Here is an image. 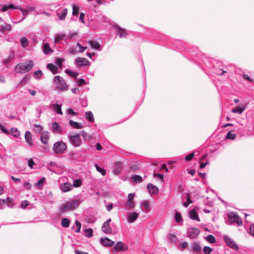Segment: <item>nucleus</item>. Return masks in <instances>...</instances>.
I'll return each mask as SVG.
<instances>
[{"label":"nucleus","mask_w":254,"mask_h":254,"mask_svg":"<svg viewBox=\"0 0 254 254\" xmlns=\"http://www.w3.org/2000/svg\"><path fill=\"white\" fill-rule=\"evenodd\" d=\"M34 65L33 61L29 60L17 64L15 67L17 73H25L31 70Z\"/></svg>","instance_id":"nucleus-1"},{"label":"nucleus","mask_w":254,"mask_h":254,"mask_svg":"<svg viewBox=\"0 0 254 254\" xmlns=\"http://www.w3.org/2000/svg\"><path fill=\"white\" fill-rule=\"evenodd\" d=\"M78 206V201L76 200H72L62 205L60 207V211L61 213H64L74 209Z\"/></svg>","instance_id":"nucleus-2"},{"label":"nucleus","mask_w":254,"mask_h":254,"mask_svg":"<svg viewBox=\"0 0 254 254\" xmlns=\"http://www.w3.org/2000/svg\"><path fill=\"white\" fill-rule=\"evenodd\" d=\"M54 81L56 86L57 89L60 91H65L68 89V86L65 81L64 80L63 78L61 76L58 75L56 76L54 78Z\"/></svg>","instance_id":"nucleus-3"},{"label":"nucleus","mask_w":254,"mask_h":254,"mask_svg":"<svg viewBox=\"0 0 254 254\" xmlns=\"http://www.w3.org/2000/svg\"><path fill=\"white\" fill-rule=\"evenodd\" d=\"M66 149L67 145L62 141H57L53 145V150L58 154L63 153Z\"/></svg>","instance_id":"nucleus-4"},{"label":"nucleus","mask_w":254,"mask_h":254,"mask_svg":"<svg viewBox=\"0 0 254 254\" xmlns=\"http://www.w3.org/2000/svg\"><path fill=\"white\" fill-rule=\"evenodd\" d=\"M70 142L75 147L79 146L82 143V140L79 134H75L69 136Z\"/></svg>","instance_id":"nucleus-5"},{"label":"nucleus","mask_w":254,"mask_h":254,"mask_svg":"<svg viewBox=\"0 0 254 254\" xmlns=\"http://www.w3.org/2000/svg\"><path fill=\"white\" fill-rule=\"evenodd\" d=\"M127 249V247L121 241L117 242L114 248V250L115 252L124 251Z\"/></svg>","instance_id":"nucleus-6"},{"label":"nucleus","mask_w":254,"mask_h":254,"mask_svg":"<svg viewBox=\"0 0 254 254\" xmlns=\"http://www.w3.org/2000/svg\"><path fill=\"white\" fill-rule=\"evenodd\" d=\"M224 239L225 242L228 246H229L230 247L232 248L234 250H237L238 249L237 245L236 244L234 241L232 240L230 238L227 236H224Z\"/></svg>","instance_id":"nucleus-7"},{"label":"nucleus","mask_w":254,"mask_h":254,"mask_svg":"<svg viewBox=\"0 0 254 254\" xmlns=\"http://www.w3.org/2000/svg\"><path fill=\"white\" fill-rule=\"evenodd\" d=\"M101 243L106 247H111L114 244V241L108 238H102L100 240Z\"/></svg>","instance_id":"nucleus-8"},{"label":"nucleus","mask_w":254,"mask_h":254,"mask_svg":"<svg viewBox=\"0 0 254 254\" xmlns=\"http://www.w3.org/2000/svg\"><path fill=\"white\" fill-rule=\"evenodd\" d=\"M75 62L79 66L86 65L89 63L88 60L84 58H78L75 60Z\"/></svg>","instance_id":"nucleus-9"},{"label":"nucleus","mask_w":254,"mask_h":254,"mask_svg":"<svg viewBox=\"0 0 254 254\" xmlns=\"http://www.w3.org/2000/svg\"><path fill=\"white\" fill-rule=\"evenodd\" d=\"M200 231L198 229L196 228H191L189 231V237L191 238L196 237L199 234Z\"/></svg>","instance_id":"nucleus-10"},{"label":"nucleus","mask_w":254,"mask_h":254,"mask_svg":"<svg viewBox=\"0 0 254 254\" xmlns=\"http://www.w3.org/2000/svg\"><path fill=\"white\" fill-rule=\"evenodd\" d=\"M139 214L134 212L129 213L127 215V220L129 223H133L138 217Z\"/></svg>","instance_id":"nucleus-11"},{"label":"nucleus","mask_w":254,"mask_h":254,"mask_svg":"<svg viewBox=\"0 0 254 254\" xmlns=\"http://www.w3.org/2000/svg\"><path fill=\"white\" fill-rule=\"evenodd\" d=\"M12 29V26L9 24H5L0 26V32L3 34L10 32Z\"/></svg>","instance_id":"nucleus-12"},{"label":"nucleus","mask_w":254,"mask_h":254,"mask_svg":"<svg viewBox=\"0 0 254 254\" xmlns=\"http://www.w3.org/2000/svg\"><path fill=\"white\" fill-rule=\"evenodd\" d=\"M148 191L151 194H157L158 192V188L152 184H149L147 186Z\"/></svg>","instance_id":"nucleus-13"},{"label":"nucleus","mask_w":254,"mask_h":254,"mask_svg":"<svg viewBox=\"0 0 254 254\" xmlns=\"http://www.w3.org/2000/svg\"><path fill=\"white\" fill-rule=\"evenodd\" d=\"M52 128L53 132L56 133H61L62 129L61 127L57 122H54L52 124Z\"/></svg>","instance_id":"nucleus-14"},{"label":"nucleus","mask_w":254,"mask_h":254,"mask_svg":"<svg viewBox=\"0 0 254 254\" xmlns=\"http://www.w3.org/2000/svg\"><path fill=\"white\" fill-rule=\"evenodd\" d=\"M49 137L50 135L49 134L48 132L43 131L41 134L40 140H41L42 143L46 144L48 142Z\"/></svg>","instance_id":"nucleus-15"},{"label":"nucleus","mask_w":254,"mask_h":254,"mask_svg":"<svg viewBox=\"0 0 254 254\" xmlns=\"http://www.w3.org/2000/svg\"><path fill=\"white\" fill-rule=\"evenodd\" d=\"M72 186L69 183H64L61 185V190L63 192H67L71 190Z\"/></svg>","instance_id":"nucleus-16"},{"label":"nucleus","mask_w":254,"mask_h":254,"mask_svg":"<svg viewBox=\"0 0 254 254\" xmlns=\"http://www.w3.org/2000/svg\"><path fill=\"white\" fill-rule=\"evenodd\" d=\"M189 216L192 220H196L198 222L200 221L199 218L197 215L196 211L194 209H193L190 211Z\"/></svg>","instance_id":"nucleus-17"},{"label":"nucleus","mask_w":254,"mask_h":254,"mask_svg":"<svg viewBox=\"0 0 254 254\" xmlns=\"http://www.w3.org/2000/svg\"><path fill=\"white\" fill-rule=\"evenodd\" d=\"M102 230L106 234H109L112 233V228L110 227L109 224L105 223V222L103 223L102 227Z\"/></svg>","instance_id":"nucleus-18"},{"label":"nucleus","mask_w":254,"mask_h":254,"mask_svg":"<svg viewBox=\"0 0 254 254\" xmlns=\"http://www.w3.org/2000/svg\"><path fill=\"white\" fill-rule=\"evenodd\" d=\"M25 139L29 145H33V139L32 138L31 133L30 131H27L25 132Z\"/></svg>","instance_id":"nucleus-19"},{"label":"nucleus","mask_w":254,"mask_h":254,"mask_svg":"<svg viewBox=\"0 0 254 254\" xmlns=\"http://www.w3.org/2000/svg\"><path fill=\"white\" fill-rule=\"evenodd\" d=\"M229 221L230 223H235L236 220L239 218V216L235 213L231 212L228 214Z\"/></svg>","instance_id":"nucleus-20"},{"label":"nucleus","mask_w":254,"mask_h":254,"mask_svg":"<svg viewBox=\"0 0 254 254\" xmlns=\"http://www.w3.org/2000/svg\"><path fill=\"white\" fill-rule=\"evenodd\" d=\"M47 68L51 70L53 74H56L59 72L57 66L53 64H47Z\"/></svg>","instance_id":"nucleus-21"},{"label":"nucleus","mask_w":254,"mask_h":254,"mask_svg":"<svg viewBox=\"0 0 254 254\" xmlns=\"http://www.w3.org/2000/svg\"><path fill=\"white\" fill-rule=\"evenodd\" d=\"M43 52L46 55L53 52V50L50 48L48 43H45L44 44L43 47Z\"/></svg>","instance_id":"nucleus-22"},{"label":"nucleus","mask_w":254,"mask_h":254,"mask_svg":"<svg viewBox=\"0 0 254 254\" xmlns=\"http://www.w3.org/2000/svg\"><path fill=\"white\" fill-rule=\"evenodd\" d=\"M69 124L70 126L76 129H80L83 127V125L81 124H79L77 122H74L72 120H70L69 121Z\"/></svg>","instance_id":"nucleus-23"},{"label":"nucleus","mask_w":254,"mask_h":254,"mask_svg":"<svg viewBox=\"0 0 254 254\" xmlns=\"http://www.w3.org/2000/svg\"><path fill=\"white\" fill-rule=\"evenodd\" d=\"M130 180L132 182H134L135 183H140L142 181V177L137 175L132 176Z\"/></svg>","instance_id":"nucleus-24"},{"label":"nucleus","mask_w":254,"mask_h":254,"mask_svg":"<svg viewBox=\"0 0 254 254\" xmlns=\"http://www.w3.org/2000/svg\"><path fill=\"white\" fill-rule=\"evenodd\" d=\"M88 43L89 44L90 46L93 49H98L100 48V45L97 42L93 40H90L89 41Z\"/></svg>","instance_id":"nucleus-25"},{"label":"nucleus","mask_w":254,"mask_h":254,"mask_svg":"<svg viewBox=\"0 0 254 254\" xmlns=\"http://www.w3.org/2000/svg\"><path fill=\"white\" fill-rule=\"evenodd\" d=\"M245 107L244 106H243V107L238 106L237 107L233 109L232 110V112L233 113H239V114H241L243 113V112L245 110Z\"/></svg>","instance_id":"nucleus-26"},{"label":"nucleus","mask_w":254,"mask_h":254,"mask_svg":"<svg viewBox=\"0 0 254 254\" xmlns=\"http://www.w3.org/2000/svg\"><path fill=\"white\" fill-rule=\"evenodd\" d=\"M67 12H68L67 9L64 8L63 10V12L61 14H60V13H58L57 15L59 16V19L60 20H63L65 18L66 15L67 14Z\"/></svg>","instance_id":"nucleus-27"},{"label":"nucleus","mask_w":254,"mask_h":254,"mask_svg":"<svg viewBox=\"0 0 254 254\" xmlns=\"http://www.w3.org/2000/svg\"><path fill=\"white\" fill-rule=\"evenodd\" d=\"M85 117L86 118L89 120L90 122H93L94 121V118H93V114L90 111H89V112H86L85 113Z\"/></svg>","instance_id":"nucleus-28"},{"label":"nucleus","mask_w":254,"mask_h":254,"mask_svg":"<svg viewBox=\"0 0 254 254\" xmlns=\"http://www.w3.org/2000/svg\"><path fill=\"white\" fill-rule=\"evenodd\" d=\"M201 247L197 243L194 242V243H193L192 250L193 252L195 253H198L201 251Z\"/></svg>","instance_id":"nucleus-29"},{"label":"nucleus","mask_w":254,"mask_h":254,"mask_svg":"<svg viewBox=\"0 0 254 254\" xmlns=\"http://www.w3.org/2000/svg\"><path fill=\"white\" fill-rule=\"evenodd\" d=\"M70 224V220L68 218H64L62 220V225L65 228L69 226Z\"/></svg>","instance_id":"nucleus-30"},{"label":"nucleus","mask_w":254,"mask_h":254,"mask_svg":"<svg viewBox=\"0 0 254 254\" xmlns=\"http://www.w3.org/2000/svg\"><path fill=\"white\" fill-rule=\"evenodd\" d=\"M84 235L86 237L89 238L92 236L93 230L91 228L86 229L84 230Z\"/></svg>","instance_id":"nucleus-31"},{"label":"nucleus","mask_w":254,"mask_h":254,"mask_svg":"<svg viewBox=\"0 0 254 254\" xmlns=\"http://www.w3.org/2000/svg\"><path fill=\"white\" fill-rule=\"evenodd\" d=\"M20 42L23 47L25 48L28 45V41L26 37H23L21 39Z\"/></svg>","instance_id":"nucleus-32"},{"label":"nucleus","mask_w":254,"mask_h":254,"mask_svg":"<svg viewBox=\"0 0 254 254\" xmlns=\"http://www.w3.org/2000/svg\"><path fill=\"white\" fill-rule=\"evenodd\" d=\"M65 72L68 74L69 75L72 76V77H73L74 78H76V77L78 75V73L77 72H73L71 70H69V69H66Z\"/></svg>","instance_id":"nucleus-33"},{"label":"nucleus","mask_w":254,"mask_h":254,"mask_svg":"<svg viewBox=\"0 0 254 254\" xmlns=\"http://www.w3.org/2000/svg\"><path fill=\"white\" fill-rule=\"evenodd\" d=\"M82 185V180L80 179L75 180L73 181V186L77 188L79 187Z\"/></svg>","instance_id":"nucleus-34"},{"label":"nucleus","mask_w":254,"mask_h":254,"mask_svg":"<svg viewBox=\"0 0 254 254\" xmlns=\"http://www.w3.org/2000/svg\"><path fill=\"white\" fill-rule=\"evenodd\" d=\"M206 240L207 242L210 243H214L215 242V237L212 235H208L206 237Z\"/></svg>","instance_id":"nucleus-35"},{"label":"nucleus","mask_w":254,"mask_h":254,"mask_svg":"<svg viewBox=\"0 0 254 254\" xmlns=\"http://www.w3.org/2000/svg\"><path fill=\"white\" fill-rule=\"evenodd\" d=\"M127 207L129 209H132L135 206V203L133 201H127L125 204Z\"/></svg>","instance_id":"nucleus-36"},{"label":"nucleus","mask_w":254,"mask_h":254,"mask_svg":"<svg viewBox=\"0 0 254 254\" xmlns=\"http://www.w3.org/2000/svg\"><path fill=\"white\" fill-rule=\"evenodd\" d=\"M55 108V110L58 114L62 115L63 112L61 110V106L59 104H54L53 105Z\"/></svg>","instance_id":"nucleus-37"},{"label":"nucleus","mask_w":254,"mask_h":254,"mask_svg":"<svg viewBox=\"0 0 254 254\" xmlns=\"http://www.w3.org/2000/svg\"><path fill=\"white\" fill-rule=\"evenodd\" d=\"M236 137V135L234 133H232L231 131H229L227 133L226 138L230 139H234Z\"/></svg>","instance_id":"nucleus-38"},{"label":"nucleus","mask_w":254,"mask_h":254,"mask_svg":"<svg viewBox=\"0 0 254 254\" xmlns=\"http://www.w3.org/2000/svg\"><path fill=\"white\" fill-rule=\"evenodd\" d=\"M11 134L16 137H18L20 135V132L17 129H11Z\"/></svg>","instance_id":"nucleus-39"},{"label":"nucleus","mask_w":254,"mask_h":254,"mask_svg":"<svg viewBox=\"0 0 254 254\" xmlns=\"http://www.w3.org/2000/svg\"><path fill=\"white\" fill-rule=\"evenodd\" d=\"M175 220L177 222L182 221V217L180 212L177 211L175 213Z\"/></svg>","instance_id":"nucleus-40"},{"label":"nucleus","mask_w":254,"mask_h":254,"mask_svg":"<svg viewBox=\"0 0 254 254\" xmlns=\"http://www.w3.org/2000/svg\"><path fill=\"white\" fill-rule=\"evenodd\" d=\"M45 182V178H42L36 184V186H37L39 188H41L42 187V186L44 184Z\"/></svg>","instance_id":"nucleus-41"},{"label":"nucleus","mask_w":254,"mask_h":254,"mask_svg":"<svg viewBox=\"0 0 254 254\" xmlns=\"http://www.w3.org/2000/svg\"><path fill=\"white\" fill-rule=\"evenodd\" d=\"M4 204H6L9 207L12 205V200L10 197H6L4 199Z\"/></svg>","instance_id":"nucleus-42"},{"label":"nucleus","mask_w":254,"mask_h":254,"mask_svg":"<svg viewBox=\"0 0 254 254\" xmlns=\"http://www.w3.org/2000/svg\"><path fill=\"white\" fill-rule=\"evenodd\" d=\"M79 13V7L76 5H73L72 10V15L74 16L77 15Z\"/></svg>","instance_id":"nucleus-43"},{"label":"nucleus","mask_w":254,"mask_h":254,"mask_svg":"<svg viewBox=\"0 0 254 254\" xmlns=\"http://www.w3.org/2000/svg\"><path fill=\"white\" fill-rule=\"evenodd\" d=\"M212 251V249L209 247H204L203 248V252L205 254H210Z\"/></svg>","instance_id":"nucleus-44"},{"label":"nucleus","mask_w":254,"mask_h":254,"mask_svg":"<svg viewBox=\"0 0 254 254\" xmlns=\"http://www.w3.org/2000/svg\"><path fill=\"white\" fill-rule=\"evenodd\" d=\"M118 33L120 37H123L126 36V32L125 29L118 28Z\"/></svg>","instance_id":"nucleus-45"},{"label":"nucleus","mask_w":254,"mask_h":254,"mask_svg":"<svg viewBox=\"0 0 254 254\" xmlns=\"http://www.w3.org/2000/svg\"><path fill=\"white\" fill-rule=\"evenodd\" d=\"M143 205L147 211H148L149 210L150 202L148 200L144 201L143 202Z\"/></svg>","instance_id":"nucleus-46"},{"label":"nucleus","mask_w":254,"mask_h":254,"mask_svg":"<svg viewBox=\"0 0 254 254\" xmlns=\"http://www.w3.org/2000/svg\"><path fill=\"white\" fill-rule=\"evenodd\" d=\"M96 168L99 172H100L103 176H105L106 174V171L103 168L99 167L98 166H96Z\"/></svg>","instance_id":"nucleus-47"},{"label":"nucleus","mask_w":254,"mask_h":254,"mask_svg":"<svg viewBox=\"0 0 254 254\" xmlns=\"http://www.w3.org/2000/svg\"><path fill=\"white\" fill-rule=\"evenodd\" d=\"M192 203V201L190 198V194H187V200L186 202L184 203V206L185 207H188L189 204Z\"/></svg>","instance_id":"nucleus-48"},{"label":"nucleus","mask_w":254,"mask_h":254,"mask_svg":"<svg viewBox=\"0 0 254 254\" xmlns=\"http://www.w3.org/2000/svg\"><path fill=\"white\" fill-rule=\"evenodd\" d=\"M170 241L172 243H176L177 241V237L174 235L169 234Z\"/></svg>","instance_id":"nucleus-49"},{"label":"nucleus","mask_w":254,"mask_h":254,"mask_svg":"<svg viewBox=\"0 0 254 254\" xmlns=\"http://www.w3.org/2000/svg\"><path fill=\"white\" fill-rule=\"evenodd\" d=\"M29 79V77L27 76H24L20 81L19 84L20 85H23L26 83Z\"/></svg>","instance_id":"nucleus-50"},{"label":"nucleus","mask_w":254,"mask_h":254,"mask_svg":"<svg viewBox=\"0 0 254 254\" xmlns=\"http://www.w3.org/2000/svg\"><path fill=\"white\" fill-rule=\"evenodd\" d=\"M42 72L40 70L35 71L34 73V74L36 75L35 77L36 78H39L42 75Z\"/></svg>","instance_id":"nucleus-51"},{"label":"nucleus","mask_w":254,"mask_h":254,"mask_svg":"<svg viewBox=\"0 0 254 254\" xmlns=\"http://www.w3.org/2000/svg\"><path fill=\"white\" fill-rule=\"evenodd\" d=\"M76 46L79 48V52L80 53H83L87 48V47L82 46L79 43H77Z\"/></svg>","instance_id":"nucleus-52"},{"label":"nucleus","mask_w":254,"mask_h":254,"mask_svg":"<svg viewBox=\"0 0 254 254\" xmlns=\"http://www.w3.org/2000/svg\"><path fill=\"white\" fill-rule=\"evenodd\" d=\"M75 223L76 224V227L77 228L75 231L77 233H79L80 231L81 224L78 220H76Z\"/></svg>","instance_id":"nucleus-53"},{"label":"nucleus","mask_w":254,"mask_h":254,"mask_svg":"<svg viewBox=\"0 0 254 254\" xmlns=\"http://www.w3.org/2000/svg\"><path fill=\"white\" fill-rule=\"evenodd\" d=\"M194 156V153H191L190 154H189V155H187L186 158H185V160L186 161H190L192 158Z\"/></svg>","instance_id":"nucleus-54"},{"label":"nucleus","mask_w":254,"mask_h":254,"mask_svg":"<svg viewBox=\"0 0 254 254\" xmlns=\"http://www.w3.org/2000/svg\"><path fill=\"white\" fill-rule=\"evenodd\" d=\"M65 35L64 34H59L57 35V36L55 39V41H59L60 40H63L64 37H65Z\"/></svg>","instance_id":"nucleus-55"},{"label":"nucleus","mask_w":254,"mask_h":254,"mask_svg":"<svg viewBox=\"0 0 254 254\" xmlns=\"http://www.w3.org/2000/svg\"><path fill=\"white\" fill-rule=\"evenodd\" d=\"M64 61L63 59L58 58L57 59V64L59 67H62V62Z\"/></svg>","instance_id":"nucleus-56"},{"label":"nucleus","mask_w":254,"mask_h":254,"mask_svg":"<svg viewBox=\"0 0 254 254\" xmlns=\"http://www.w3.org/2000/svg\"><path fill=\"white\" fill-rule=\"evenodd\" d=\"M24 187L26 190H30L32 187V185L29 182H25L24 184Z\"/></svg>","instance_id":"nucleus-57"},{"label":"nucleus","mask_w":254,"mask_h":254,"mask_svg":"<svg viewBox=\"0 0 254 254\" xmlns=\"http://www.w3.org/2000/svg\"><path fill=\"white\" fill-rule=\"evenodd\" d=\"M134 196H135L134 193H130L128 194L127 201H133Z\"/></svg>","instance_id":"nucleus-58"},{"label":"nucleus","mask_w":254,"mask_h":254,"mask_svg":"<svg viewBox=\"0 0 254 254\" xmlns=\"http://www.w3.org/2000/svg\"><path fill=\"white\" fill-rule=\"evenodd\" d=\"M29 205V202L27 200H25L22 202L21 206L23 208H25Z\"/></svg>","instance_id":"nucleus-59"},{"label":"nucleus","mask_w":254,"mask_h":254,"mask_svg":"<svg viewBox=\"0 0 254 254\" xmlns=\"http://www.w3.org/2000/svg\"><path fill=\"white\" fill-rule=\"evenodd\" d=\"M85 83H86L85 81L83 79L80 78L78 80L77 84L78 86H81Z\"/></svg>","instance_id":"nucleus-60"},{"label":"nucleus","mask_w":254,"mask_h":254,"mask_svg":"<svg viewBox=\"0 0 254 254\" xmlns=\"http://www.w3.org/2000/svg\"><path fill=\"white\" fill-rule=\"evenodd\" d=\"M243 77L245 79H247V80H249V81H250L252 83H253L254 81V80L253 79H252L249 76H248L247 74H244L243 75Z\"/></svg>","instance_id":"nucleus-61"},{"label":"nucleus","mask_w":254,"mask_h":254,"mask_svg":"<svg viewBox=\"0 0 254 254\" xmlns=\"http://www.w3.org/2000/svg\"><path fill=\"white\" fill-rule=\"evenodd\" d=\"M0 129L2 130V131L3 132H4V133L6 134H9V132L7 131V129H6L5 128V127L2 126L1 125V124H0Z\"/></svg>","instance_id":"nucleus-62"},{"label":"nucleus","mask_w":254,"mask_h":254,"mask_svg":"<svg viewBox=\"0 0 254 254\" xmlns=\"http://www.w3.org/2000/svg\"><path fill=\"white\" fill-rule=\"evenodd\" d=\"M250 233L251 235L254 236V224H252L250 226Z\"/></svg>","instance_id":"nucleus-63"},{"label":"nucleus","mask_w":254,"mask_h":254,"mask_svg":"<svg viewBox=\"0 0 254 254\" xmlns=\"http://www.w3.org/2000/svg\"><path fill=\"white\" fill-rule=\"evenodd\" d=\"M34 164L35 163L32 159H31L28 161V166L31 168H33V166L34 165Z\"/></svg>","instance_id":"nucleus-64"}]
</instances>
